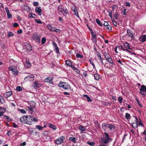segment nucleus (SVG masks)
Instances as JSON below:
<instances>
[{
  "label": "nucleus",
  "instance_id": "nucleus-1",
  "mask_svg": "<svg viewBox=\"0 0 146 146\" xmlns=\"http://www.w3.org/2000/svg\"><path fill=\"white\" fill-rule=\"evenodd\" d=\"M104 135H103V137L101 138V141L103 143L106 144L112 141L113 139L110 137L108 134L106 132H104Z\"/></svg>",
  "mask_w": 146,
  "mask_h": 146
},
{
  "label": "nucleus",
  "instance_id": "nucleus-2",
  "mask_svg": "<svg viewBox=\"0 0 146 146\" xmlns=\"http://www.w3.org/2000/svg\"><path fill=\"white\" fill-rule=\"evenodd\" d=\"M27 124L28 125H32L33 122H36L38 121L37 119L33 116L30 115H27Z\"/></svg>",
  "mask_w": 146,
  "mask_h": 146
},
{
  "label": "nucleus",
  "instance_id": "nucleus-3",
  "mask_svg": "<svg viewBox=\"0 0 146 146\" xmlns=\"http://www.w3.org/2000/svg\"><path fill=\"white\" fill-rule=\"evenodd\" d=\"M58 86L63 88L66 90L69 89L70 88V85L68 83L64 82H60L58 84Z\"/></svg>",
  "mask_w": 146,
  "mask_h": 146
},
{
  "label": "nucleus",
  "instance_id": "nucleus-4",
  "mask_svg": "<svg viewBox=\"0 0 146 146\" xmlns=\"http://www.w3.org/2000/svg\"><path fill=\"white\" fill-rule=\"evenodd\" d=\"M32 38L33 40L38 43H40L41 38L40 35H37L36 34L34 33L32 36Z\"/></svg>",
  "mask_w": 146,
  "mask_h": 146
},
{
  "label": "nucleus",
  "instance_id": "nucleus-5",
  "mask_svg": "<svg viewBox=\"0 0 146 146\" xmlns=\"http://www.w3.org/2000/svg\"><path fill=\"white\" fill-rule=\"evenodd\" d=\"M103 54L105 56L106 60L109 63L112 64L113 63V60L111 56L109 54L108 52H104Z\"/></svg>",
  "mask_w": 146,
  "mask_h": 146
},
{
  "label": "nucleus",
  "instance_id": "nucleus-6",
  "mask_svg": "<svg viewBox=\"0 0 146 146\" xmlns=\"http://www.w3.org/2000/svg\"><path fill=\"white\" fill-rule=\"evenodd\" d=\"M65 139L64 136H62L56 139L55 141V143L57 145H60L63 142Z\"/></svg>",
  "mask_w": 146,
  "mask_h": 146
},
{
  "label": "nucleus",
  "instance_id": "nucleus-7",
  "mask_svg": "<svg viewBox=\"0 0 146 146\" xmlns=\"http://www.w3.org/2000/svg\"><path fill=\"white\" fill-rule=\"evenodd\" d=\"M9 70L10 71H12L13 75L16 76L18 74L16 66H11L9 68Z\"/></svg>",
  "mask_w": 146,
  "mask_h": 146
},
{
  "label": "nucleus",
  "instance_id": "nucleus-8",
  "mask_svg": "<svg viewBox=\"0 0 146 146\" xmlns=\"http://www.w3.org/2000/svg\"><path fill=\"white\" fill-rule=\"evenodd\" d=\"M123 45L125 48V50H126V51H127L130 53H131L133 54H135L134 53L131 52V50H132V49L130 48L129 44L127 42L123 44Z\"/></svg>",
  "mask_w": 146,
  "mask_h": 146
},
{
  "label": "nucleus",
  "instance_id": "nucleus-9",
  "mask_svg": "<svg viewBox=\"0 0 146 146\" xmlns=\"http://www.w3.org/2000/svg\"><path fill=\"white\" fill-rule=\"evenodd\" d=\"M34 78L35 77L33 75H29L25 78L24 81L25 82L31 81L34 80Z\"/></svg>",
  "mask_w": 146,
  "mask_h": 146
},
{
  "label": "nucleus",
  "instance_id": "nucleus-10",
  "mask_svg": "<svg viewBox=\"0 0 146 146\" xmlns=\"http://www.w3.org/2000/svg\"><path fill=\"white\" fill-rule=\"evenodd\" d=\"M24 45L27 51L30 52L32 50L33 47L30 44L28 43H25Z\"/></svg>",
  "mask_w": 146,
  "mask_h": 146
},
{
  "label": "nucleus",
  "instance_id": "nucleus-11",
  "mask_svg": "<svg viewBox=\"0 0 146 146\" xmlns=\"http://www.w3.org/2000/svg\"><path fill=\"white\" fill-rule=\"evenodd\" d=\"M27 115H23L20 118V121L23 123L27 124Z\"/></svg>",
  "mask_w": 146,
  "mask_h": 146
},
{
  "label": "nucleus",
  "instance_id": "nucleus-12",
  "mask_svg": "<svg viewBox=\"0 0 146 146\" xmlns=\"http://www.w3.org/2000/svg\"><path fill=\"white\" fill-rule=\"evenodd\" d=\"M52 44L54 47V50L56 51V52L58 54H60L59 52V50L58 47L56 44V43L54 42H52Z\"/></svg>",
  "mask_w": 146,
  "mask_h": 146
},
{
  "label": "nucleus",
  "instance_id": "nucleus-13",
  "mask_svg": "<svg viewBox=\"0 0 146 146\" xmlns=\"http://www.w3.org/2000/svg\"><path fill=\"white\" fill-rule=\"evenodd\" d=\"M134 117L135 119V122L132 123V126L133 128H135L137 127V121L138 119L137 117L136 116H134Z\"/></svg>",
  "mask_w": 146,
  "mask_h": 146
},
{
  "label": "nucleus",
  "instance_id": "nucleus-14",
  "mask_svg": "<svg viewBox=\"0 0 146 146\" xmlns=\"http://www.w3.org/2000/svg\"><path fill=\"white\" fill-rule=\"evenodd\" d=\"M127 33L128 36L131 38L133 37V32L132 30L128 29L127 30Z\"/></svg>",
  "mask_w": 146,
  "mask_h": 146
},
{
  "label": "nucleus",
  "instance_id": "nucleus-15",
  "mask_svg": "<svg viewBox=\"0 0 146 146\" xmlns=\"http://www.w3.org/2000/svg\"><path fill=\"white\" fill-rule=\"evenodd\" d=\"M41 85L39 84L38 81H36L33 83V87L35 89H37L38 87H40Z\"/></svg>",
  "mask_w": 146,
  "mask_h": 146
},
{
  "label": "nucleus",
  "instance_id": "nucleus-16",
  "mask_svg": "<svg viewBox=\"0 0 146 146\" xmlns=\"http://www.w3.org/2000/svg\"><path fill=\"white\" fill-rule=\"evenodd\" d=\"M35 11L36 12L38 13L39 15L40 16L42 14L41 13L42 10L40 7H36L35 8Z\"/></svg>",
  "mask_w": 146,
  "mask_h": 146
},
{
  "label": "nucleus",
  "instance_id": "nucleus-17",
  "mask_svg": "<svg viewBox=\"0 0 146 146\" xmlns=\"http://www.w3.org/2000/svg\"><path fill=\"white\" fill-rule=\"evenodd\" d=\"M5 10L7 13L8 18L10 19L12 17V15L10 13L8 8L7 7H6Z\"/></svg>",
  "mask_w": 146,
  "mask_h": 146
},
{
  "label": "nucleus",
  "instance_id": "nucleus-18",
  "mask_svg": "<svg viewBox=\"0 0 146 146\" xmlns=\"http://www.w3.org/2000/svg\"><path fill=\"white\" fill-rule=\"evenodd\" d=\"M139 40L142 42H145L146 40V35H144L140 37Z\"/></svg>",
  "mask_w": 146,
  "mask_h": 146
},
{
  "label": "nucleus",
  "instance_id": "nucleus-19",
  "mask_svg": "<svg viewBox=\"0 0 146 146\" xmlns=\"http://www.w3.org/2000/svg\"><path fill=\"white\" fill-rule=\"evenodd\" d=\"M72 11L74 13V14L78 18H79L80 17L78 15V11L76 9V7H74L73 9H72Z\"/></svg>",
  "mask_w": 146,
  "mask_h": 146
},
{
  "label": "nucleus",
  "instance_id": "nucleus-20",
  "mask_svg": "<svg viewBox=\"0 0 146 146\" xmlns=\"http://www.w3.org/2000/svg\"><path fill=\"white\" fill-rule=\"evenodd\" d=\"M48 126L50 128H52L53 130H56V127L52 123H48Z\"/></svg>",
  "mask_w": 146,
  "mask_h": 146
},
{
  "label": "nucleus",
  "instance_id": "nucleus-21",
  "mask_svg": "<svg viewBox=\"0 0 146 146\" xmlns=\"http://www.w3.org/2000/svg\"><path fill=\"white\" fill-rule=\"evenodd\" d=\"M139 90L140 91L143 92H146V86L143 85L141 86V88Z\"/></svg>",
  "mask_w": 146,
  "mask_h": 146
},
{
  "label": "nucleus",
  "instance_id": "nucleus-22",
  "mask_svg": "<svg viewBox=\"0 0 146 146\" xmlns=\"http://www.w3.org/2000/svg\"><path fill=\"white\" fill-rule=\"evenodd\" d=\"M96 54L98 56V58H99V59L100 60V61L101 62V63L102 64H104L103 60L102 59L100 53L98 51H96Z\"/></svg>",
  "mask_w": 146,
  "mask_h": 146
},
{
  "label": "nucleus",
  "instance_id": "nucleus-23",
  "mask_svg": "<svg viewBox=\"0 0 146 146\" xmlns=\"http://www.w3.org/2000/svg\"><path fill=\"white\" fill-rule=\"evenodd\" d=\"M12 94V92L11 91H10L7 92L5 95L6 98H8Z\"/></svg>",
  "mask_w": 146,
  "mask_h": 146
},
{
  "label": "nucleus",
  "instance_id": "nucleus-24",
  "mask_svg": "<svg viewBox=\"0 0 146 146\" xmlns=\"http://www.w3.org/2000/svg\"><path fill=\"white\" fill-rule=\"evenodd\" d=\"M52 78L50 77H47L45 80V82H48L49 83L52 84Z\"/></svg>",
  "mask_w": 146,
  "mask_h": 146
},
{
  "label": "nucleus",
  "instance_id": "nucleus-25",
  "mask_svg": "<svg viewBox=\"0 0 146 146\" xmlns=\"http://www.w3.org/2000/svg\"><path fill=\"white\" fill-rule=\"evenodd\" d=\"M76 138L75 137H70L69 138V140L75 143H76Z\"/></svg>",
  "mask_w": 146,
  "mask_h": 146
},
{
  "label": "nucleus",
  "instance_id": "nucleus-26",
  "mask_svg": "<svg viewBox=\"0 0 146 146\" xmlns=\"http://www.w3.org/2000/svg\"><path fill=\"white\" fill-rule=\"evenodd\" d=\"M83 97L86 98L88 102H91L92 101V100L87 95H84Z\"/></svg>",
  "mask_w": 146,
  "mask_h": 146
},
{
  "label": "nucleus",
  "instance_id": "nucleus-27",
  "mask_svg": "<svg viewBox=\"0 0 146 146\" xmlns=\"http://www.w3.org/2000/svg\"><path fill=\"white\" fill-rule=\"evenodd\" d=\"M94 79L96 80H98L100 78V77L99 75L98 74H95L94 75Z\"/></svg>",
  "mask_w": 146,
  "mask_h": 146
},
{
  "label": "nucleus",
  "instance_id": "nucleus-28",
  "mask_svg": "<svg viewBox=\"0 0 146 146\" xmlns=\"http://www.w3.org/2000/svg\"><path fill=\"white\" fill-rule=\"evenodd\" d=\"M96 22L100 26H102L103 24L100 22V20L98 19H96Z\"/></svg>",
  "mask_w": 146,
  "mask_h": 146
},
{
  "label": "nucleus",
  "instance_id": "nucleus-29",
  "mask_svg": "<svg viewBox=\"0 0 146 146\" xmlns=\"http://www.w3.org/2000/svg\"><path fill=\"white\" fill-rule=\"evenodd\" d=\"M92 40L93 42L96 43L97 42V39L96 36H94L93 37H92Z\"/></svg>",
  "mask_w": 146,
  "mask_h": 146
},
{
  "label": "nucleus",
  "instance_id": "nucleus-30",
  "mask_svg": "<svg viewBox=\"0 0 146 146\" xmlns=\"http://www.w3.org/2000/svg\"><path fill=\"white\" fill-rule=\"evenodd\" d=\"M36 128L39 130H42L43 127L39 125H36L35 126Z\"/></svg>",
  "mask_w": 146,
  "mask_h": 146
},
{
  "label": "nucleus",
  "instance_id": "nucleus-31",
  "mask_svg": "<svg viewBox=\"0 0 146 146\" xmlns=\"http://www.w3.org/2000/svg\"><path fill=\"white\" fill-rule=\"evenodd\" d=\"M0 102L1 104H3L5 103V101L4 98L3 97L0 95Z\"/></svg>",
  "mask_w": 146,
  "mask_h": 146
},
{
  "label": "nucleus",
  "instance_id": "nucleus-32",
  "mask_svg": "<svg viewBox=\"0 0 146 146\" xmlns=\"http://www.w3.org/2000/svg\"><path fill=\"white\" fill-rule=\"evenodd\" d=\"M125 118L127 119H128L130 118L131 116L130 114L128 113H126L125 115Z\"/></svg>",
  "mask_w": 146,
  "mask_h": 146
},
{
  "label": "nucleus",
  "instance_id": "nucleus-33",
  "mask_svg": "<svg viewBox=\"0 0 146 146\" xmlns=\"http://www.w3.org/2000/svg\"><path fill=\"white\" fill-rule=\"evenodd\" d=\"M87 143L92 146H94L95 144V142L94 141L91 142L90 141H88L87 142Z\"/></svg>",
  "mask_w": 146,
  "mask_h": 146
},
{
  "label": "nucleus",
  "instance_id": "nucleus-34",
  "mask_svg": "<svg viewBox=\"0 0 146 146\" xmlns=\"http://www.w3.org/2000/svg\"><path fill=\"white\" fill-rule=\"evenodd\" d=\"M16 90L17 91L20 92L22 90V88L20 86H19L17 87Z\"/></svg>",
  "mask_w": 146,
  "mask_h": 146
},
{
  "label": "nucleus",
  "instance_id": "nucleus-35",
  "mask_svg": "<svg viewBox=\"0 0 146 146\" xmlns=\"http://www.w3.org/2000/svg\"><path fill=\"white\" fill-rule=\"evenodd\" d=\"M62 11V12H61V13H62L64 15L67 14L68 13V11L67 9L65 10L63 9Z\"/></svg>",
  "mask_w": 146,
  "mask_h": 146
},
{
  "label": "nucleus",
  "instance_id": "nucleus-36",
  "mask_svg": "<svg viewBox=\"0 0 146 146\" xmlns=\"http://www.w3.org/2000/svg\"><path fill=\"white\" fill-rule=\"evenodd\" d=\"M28 108L29 111H30V112H31V113H32L34 112V109L31 106H28Z\"/></svg>",
  "mask_w": 146,
  "mask_h": 146
},
{
  "label": "nucleus",
  "instance_id": "nucleus-37",
  "mask_svg": "<svg viewBox=\"0 0 146 146\" xmlns=\"http://www.w3.org/2000/svg\"><path fill=\"white\" fill-rule=\"evenodd\" d=\"M68 66L71 67L72 69L74 70H75L77 68L76 67H75L73 64H67Z\"/></svg>",
  "mask_w": 146,
  "mask_h": 146
},
{
  "label": "nucleus",
  "instance_id": "nucleus-38",
  "mask_svg": "<svg viewBox=\"0 0 146 146\" xmlns=\"http://www.w3.org/2000/svg\"><path fill=\"white\" fill-rule=\"evenodd\" d=\"M79 127L80 130L83 131H86L85 128L82 125L79 126Z\"/></svg>",
  "mask_w": 146,
  "mask_h": 146
},
{
  "label": "nucleus",
  "instance_id": "nucleus-39",
  "mask_svg": "<svg viewBox=\"0 0 146 146\" xmlns=\"http://www.w3.org/2000/svg\"><path fill=\"white\" fill-rule=\"evenodd\" d=\"M76 58H81L83 57V56L82 55H80L78 53H77L76 54Z\"/></svg>",
  "mask_w": 146,
  "mask_h": 146
},
{
  "label": "nucleus",
  "instance_id": "nucleus-40",
  "mask_svg": "<svg viewBox=\"0 0 146 146\" xmlns=\"http://www.w3.org/2000/svg\"><path fill=\"white\" fill-rule=\"evenodd\" d=\"M3 116H4V117H3V118H4L6 119H7L8 120V121H10L12 120H11V119L9 118V117L8 116H7L6 115H4Z\"/></svg>",
  "mask_w": 146,
  "mask_h": 146
},
{
  "label": "nucleus",
  "instance_id": "nucleus-41",
  "mask_svg": "<svg viewBox=\"0 0 146 146\" xmlns=\"http://www.w3.org/2000/svg\"><path fill=\"white\" fill-rule=\"evenodd\" d=\"M3 116H4V117H3V118H4L6 119H7L8 120V121H10L12 120H11V119L9 118V117L8 116H7L6 115H4Z\"/></svg>",
  "mask_w": 146,
  "mask_h": 146
},
{
  "label": "nucleus",
  "instance_id": "nucleus-42",
  "mask_svg": "<svg viewBox=\"0 0 146 146\" xmlns=\"http://www.w3.org/2000/svg\"><path fill=\"white\" fill-rule=\"evenodd\" d=\"M3 116H4V117H3V118H4L6 119H7L8 120V121H10L12 120H11V119L9 118V117L8 116H7L6 115H4Z\"/></svg>",
  "mask_w": 146,
  "mask_h": 146
},
{
  "label": "nucleus",
  "instance_id": "nucleus-43",
  "mask_svg": "<svg viewBox=\"0 0 146 146\" xmlns=\"http://www.w3.org/2000/svg\"><path fill=\"white\" fill-rule=\"evenodd\" d=\"M46 39L45 37L42 38L41 40L42 44H43L46 42Z\"/></svg>",
  "mask_w": 146,
  "mask_h": 146
},
{
  "label": "nucleus",
  "instance_id": "nucleus-44",
  "mask_svg": "<svg viewBox=\"0 0 146 146\" xmlns=\"http://www.w3.org/2000/svg\"><path fill=\"white\" fill-rule=\"evenodd\" d=\"M119 48H120V49L122 50H123V51H126V50H125V47L123 45H121L120 46H119Z\"/></svg>",
  "mask_w": 146,
  "mask_h": 146
},
{
  "label": "nucleus",
  "instance_id": "nucleus-45",
  "mask_svg": "<svg viewBox=\"0 0 146 146\" xmlns=\"http://www.w3.org/2000/svg\"><path fill=\"white\" fill-rule=\"evenodd\" d=\"M35 21L38 24H42V21L40 19L38 20L37 19H36L35 20Z\"/></svg>",
  "mask_w": 146,
  "mask_h": 146
},
{
  "label": "nucleus",
  "instance_id": "nucleus-46",
  "mask_svg": "<svg viewBox=\"0 0 146 146\" xmlns=\"http://www.w3.org/2000/svg\"><path fill=\"white\" fill-rule=\"evenodd\" d=\"M58 11L60 12H62V6L61 5H59L58 7Z\"/></svg>",
  "mask_w": 146,
  "mask_h": 146
},
{
  "label": "nucleus",
  "instance_id": "nucleus-47",
  "mask_svg": "<svg viewBox=\"0 0 146 146\" xmlns=\"http://www.w3.org/2000/svg\"><path fill=\"white\" fill-rule=\"evenodd\" d=\"M14 35V34L12 32H9L8 33V37L12 36Z\"/></svg>",
  "mask_w": 146,
  "mask_h": 146
},
{
  "label": "nucleus",
  "instance_id": "nucleus-48",
  "mask_svg": "<svg viewBox=\"0 0 146 146\" xmlns=\"http://www.w3.org/2000/svg\"><path fill=\"white\" fill-rule=\"evenodd\" d=\"M122 8L123 9H124V10H123V11L122 12V13H123V15H126V9L124 7H122Z\"/></svg>",
  "mask_w": 146,
  "mask_h": 146
},
{
  "label": "nucleus",
  "instance_id": "nucleus-49",
  "mask_svg": "<svg viewBox=\"0 0 146 146\" xmlns=\"http://www.w3.org/2000/svg\"><path fill=\"white\" fill-rule=\"evenodd\" d=\"M106 123H103L102 124V127L103 129L104 130H105L106 129Z\"/></svg>",
  "mask_w": 146,
  "mask_h": 146
},
{
  "label": "nucleus",
  "instance_id": "nucleus-50",
  "mask_svg": "<svg viewBox=\"0 0 146 146\" xmlns=\"http://www.w3.org/2000/svg\"><path fill=\"white\" fill-rule=\"evenodd\" d=\"M36 15L35 14L32 13L31 14V15L29 17L35 18H36Z\"/></svg>",
  "mask_w": 146,
  "mask_h": 146
},
{
  "label": "nucleus",
  "instance_id": "nucleus-51",
  "mask_svg": "<svg viewBox=\"0 0 146 146\" xmlns=\"http://www.w3.org/2000/svg\"><path fill=\"white\" fill-rule=\"evenodd\" d=\"M106 28L109 30H111L112 29V27L110 25H108L107 26H106Z\"/></svg>",
  "mask_w": 146,
  "mask_h": 146
},
{
  "label": "nucleus",
  "instance_id": "nucleus-52",
  "mask_svg": "<svg viewBox=\"0 0 146 146\" xmlns=\"http://www.w3.org/2000/svg\"><path fill=\"white\" fill-rule=\"evenodd\" d=\"M52 27L51 25L48 24L47 25V28L51 31V29H52Z\"/></svg>",
  "mask_w": 146,
  "mask_h": 146
},
{
  "label": "nucleus",
  "instance_id": "nucleus-53",
  "mask_svg": "<svg viewBox=\"0 0 146 146\" xmlns=\"http://www.w3.org/2000/svg\"><path fill=\"white\" fill-rule=\"evenodd\" d=\"M123 98L122 97H118V101L120 103H121L122 102Z\"/></svg>",
  "mask_w": 146,
  "mask_h": 146
},
{
  "label": "nucleus",
  "instance_id": "nucleus-54",
  "mask_svg": "<svg viewBox=\"0 0 146 146\" xmlns=\"http://www.w3.org/2000/svg\"><path fill=\"white\" fill-rule=\"evenodd\" d=\"M109 128L110 130L114 129L115 128V126L111 125L109 127Z\"/></svg>",
  "mask_w": 146,
  "mask_h": 146
},
{
  "label": "nucleus",
  "instance_id": "nucleus-55",
  "mask_svg": "<svg viewBox=\"0 0 146 146\" xmlns=\"http://www.w3.org/2000/svg\"><path fill=\"white\" fill-rule=\"evenodd\" d=\"M24 67L26 68H28L30 67L31 66V64H23Z\"/></svg>",
  "mask_w": 146,
  "mask_h": 146
},
{
  "label": "nucleus",
  "instance_id": "nucleus-56",
  "mask_svg": "<svg viewBox=\"0 0 146 146\" xmlns=\"http://www.w3.org/2000/svg\"><path fill=\"white\" fill-rule=\"evenodd\" d=\"M0 110L1 111V112H3V113L5 111V109L3 107L0 106Z\"/></svg>",
  "mask_w": 146,
  "mask_h": 146
},
{
  "label": "nucleus",
  "instance_id": "nucleus-57",
  "mask_svg": "<svg viewBox=\"0 0 146 146\" xmlns=\"http://www.w3.org/2000/svg\"><path fill=\"white\" fill-rule=\"evenodd\" d=\"M136 100L137 102V103L139 104V106L140 107H142V106L141 104L140 103V102L139 101V100L137 98H136Z\"/></svg>",
  "mask_w": 146,
  "mask_h": 146
},
{
  "label": "nucleus",
  "instance_id": "nucleus-58",
  "mask_svg": "<svg viewBox=\"0 0 146 146\" xmlns=\"http://www.w3.org/2000/svg\"><path fill=\"white\" fill-rule=\"evenodd\" d=\"M13 27H17L19 26V24L17 23H14L13 24Z\"/></svg>",
  "mask_w": 146,
  "mask_h": 146
},
{
  "label": "nucleus",
  "instance_id": "nucleus-59",
  "mask_svg": "<svg viewBox=\"0 0 146 146\" xmlns=\"http://www.w3.org/2000/svg\"><path fill=\"white\" fill-rule=\"evenodd\" d=\"M74 71L77 74H79L80 73V70L77 68H76V70H74Z\"/></svg>",
  "mask_w": 146,
  "mask_h": 146
},
{
  "label": "nucleus",
  "instance_id": "nucleus-60",
  "mask_svg": "<svg viewBox=\"0 0 146 146\" xmlns=\"http://www.w3.org/2000/svg\"><path fill=\"white\" fill-rule=\"evenodd\" d=\"M83 74L85 77H86L88 76V74L85 71H84L83 72Z\"/></svg>",
  "mask_w": 146,
  "mask_h": 146
},
{
  "label": "nucleus",
  "instance_id": "nucleus-61",
  "mask_svg": "<svg viewBox=\"0 0 146 146\" xmlns=\"http://www.w3.org/2000/svg\"><path fill=\"white\" fill-rule=\"evenodd\" d=\"M33 5L34 6H37L39 5L38 3V2H34L33 3Z\"/></svg>",
  "mask_w": 146,
  "mask_h": 146
},
{
  "label": "nucleus",
  "instance_id": "nucleus-62",
  "mask_svg": "<svg viewBox=\"0 0 146 146\" xmlns=\"http://www.w3.org/2000/svg\"><path fill=\"white\" fill-rule=\"evenodd\" d=\"M113 10H113L112 11H110V12H108L109 16L111 18L112 17V12Z\"/></svg>",
  "mask_w": 146,
  "mask_h": 146
},
{
  "label": "nucleus",
  "instance_id": "nucleus-63",
  "mask_svg": "<svg viewBox=\"0 0 146 146\" xmlns=\"http://www.w3.org/2000/svg\"><path fill=\"white\" fill-rule=\"evenodd\" d=\"M20 111L23 114H25L26 112L25 110L24 109H21L20 110Z\"/></svg>",
  "mask_w": 146,
  "mask_h": 146
},
{
  "label": "nucleus",
  "instance_id": "nucleus-64",
  "mask_svg": "<svg viewBox=\"0 0 146 146\" xmlns=\"http://www.w3.org/2000/svg\"><path fill=\"white\" fill-rule=\"evenodd\" d=\"M112 23H113V25L114 26H116V27L117 26V23L116 21H113Z\"/></svg>",
  "mask_w": 146,
  "mask_h": 146
}]
</instances>
